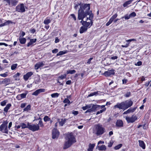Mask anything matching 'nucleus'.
<instances>
[{"mask_svg":"<svg viewBox=\"0 0 151 151\" xmlns=\"http://www.w3.org/2000/svg\"><path fill=\"white\" fill-rule=\"evenodd\" d=\"M138 142L139 144V146L142 147L143 149H145V146L144 142L143 141L140 140H139Z\"/></svg>","mask_w":151,"mask_h":151,"instance_id":"20","label":"nucleus"},{"mask_svg":"<svg viewBox=\"0 0 151 151\" xmlns=\"http://www.w3.org/2000/svg\"><path fill=\"white\" fill-rule=\"evenodd\" d=\"M66 139V141L65 142L64 144V146L63 147L64 149H66L68 148L73 143L76 142L75 138L71 133L67 134Z\"/></svg>","mask_w":151,"mask_h":151,"instance_id":"3","label":"nucleus"},{"mask_svg":"<svg viewBox=\"0 0 151 151\" xmlns=\"http://www.w3.org/2000/svg\"><path fill=\"white\" fill-rule=\"evenodd\" d=\"M71 81L70 80H68L66 82V84L67 85H70L71 83Z\"/></svg>","mask_w":151,"mask_h":151,"instance_id":"61","label":"nucleus"},{"mask_svg":"<svg viewBox=\"0 0 151 151\" xmlns=\"http://www.w3.org/2000/svg\"><path fill=\"white\" fill-rule=\"evenodd\" d=\"M31 109V106L30 105H28L24 109V111H28Z\"/></svg>","mask_w":151,"mask_h":151,"instance_id":"32","label":"nucleus"},{"mask_svg":"<svg viewBox=\"0 0 151 151\" xmlns=\"http://www.w3.org/2000/svg\"><path fill=\"white\" fill-rule=\"evenodd\" d=\"M45 90L43 88H40L36 90L35 92L32 93V95L35 96H37L39 93H41L44 92H45Z\"/></svg>","mask_w":151,"mask_h":151,"instance_id":"12","label":"nucleus"},{"mask_svg":"<svg viewBox=\"0 0 151 151\" xmlns=\"http://www.w3.org/2000/svg\"><path fill=\"white\" fill-rule=\"evenodd\" d=\"M80 7L78 11V19L81 20L82 24L86 28H89L93 24V15L90 10V5L89 4H79Z\"/></svg>","mask_w":151,"mask_h":151,"instance_id":"1","label":"nucleus"},{"mask_svg":"<svg viewBox=\"0 0 151 151\" xmlns=\"http://www.w3.org/2000/svg\"><path fill=\"white\" fill-rule=\"evenodd\" d=\"M58 52V50L57 49H55L52 50V52L53 53H56Z\"/></svg>","mask_w":151,"mask_h":151,"instance_id":"52","label":"nucleus"},{"mask_svg":"<svg viewBox=\"0 0 151 151\" xmlns=\"http://www.w3.org/2000/svg\"><path fill=\"white\" fill-rule=\"evenodd\" d=\"M63 102L64 103H67L68 104L70 103V101L68 99H65L63 101Z\"/></svg>","mask_w":151,"mask_h":151,"instance_id":"40","label":"nucleus"},{"mask_svg":"<svg viewBox=\"0 0 151 151\" xmlns=\"http://www.w3.org/2000/svg\"><path fill=\"white\" fill-rule=\"evenodd\" d=\"M96 148L99 150H105L106 149V147L104 145L101 146L97 145Z\"/></svg>","mask_w":151,"mask_h":151,"instance_id":"16","label":"nucleus"},{"mask_svg":"<svg viewBox=\"0 0 151 151\" xmlns=\"http://www.w3.org/2000/svg\"><path fill=\"white\" fill-rule=\"evenodd\" d=\"M93 59L92 58H90L89 59L88 61L87 62V64H89L91 63V60Z\"/></svg>","mask_w":151,"mask_h":151,"instance_id":"51","label":"nucleus"},{"mask_svg":"<svg viewBox=\"0 0 151 151\" xmlns=\"http://www.w3.org/2000/svg\"><path fill=\"white\" fill-rule=\"evenodd\" d=\"M145 124L143 125H139L138 126L137 128H139L140 127H142L144 129H146V127H145Z\"/></svg>","mask_w":151,"mask_h":151,"instance_id":"53","label":"nucleus"},{"mask_svg":"<svg viewBox=\"0 0 151 151\" xmlns=\"http://www.w3.org/2000/svg\"><path fill=\"white\" fill-rule=\"evenodd\" d=\"M106 108H104L102 110H101L100 111H98L96 113V115H98L100 113H101L105 111L106 110Z\"/></svg>","mask_w":151,"mask_h":151,"instance_id":"37","label":"nucleus"},{"mask_svg":"<svg viewBox=\"0 0 151 151\" xmlns=\"http://www.w3.org/2000/svg\"><path fill=\"white\" fill-rule=\"evenodd\" d=\"M118 57L116 56H113L111 57V58L112 60H115Z\"/></svg>","mask_w":151,"mask_h":151,"instance_id":"63","label":"nucleus"},{"mask_svg":"<svg viewBox=\"0 0 151 151\" xmlns=\"http://www.w3.org/2000/svg\"><path fill=\"white\" fill-rule=\"evenodd\" d=\"M99 105H93L92 107H91V109L92 110H93V111L94 112L96 110V109L99 107Z\"/></svg>","mask_w":151,"mask_h":151,"instance_id":"33","label":"nucleus"},{"mask_svg":"<svg viewBox=\"0 0 151 151\" xmlns=\"http://www.w3.org/2000/svg\"><path fill=\"white\" fill-rule=\"evenodd\" d=\"M123 84H125L127 83V79H123L122 80Z\"/></svg>","mask_w":151,"mask_h":151,"instance_id":"62","label":"nucleus"},{"mask_svg":"<svg viewBox=\"0 0 151 151\" xmlns=\"http://www.w3.org/2000/svg\"><path fill=\"white\" fill-rule=\"evenodd\" d=\"M27 93H25L22 94H20L22 99L26 98Z\"/></svg>","mask_w":151,"mask_h":151,"instance_id":"38","label":"nucleus"},{"mask_svg":"<svg viewBox=\"0 0 151 151\" xmlns=\"http://www.w3.org/2000/svg\"><path fill=\"white\" fill-rule=\"evenodd\" d=\"M18 1L17 0H10L7 3L10 7L15 6L18 3Z\"/></svg>","mask_w":151,"mask_h":151,"instance_id":"11","label":"nucleus"},{"mask_svg":"<svg viewBox=\"0 0 151 151\" xmlns=\"http://www.w3.org/2000/svg\"><path fill=\"white\" fill-rule=\"evenodd\" d=\"M33 74V73L32 72H29L27 73L23 76L24 79L26 81L28 78Z\"/></svg>","mask_w":151,"mask_h":151,"instance_id":"13","label":"nucleus"},{"mask_svg":"<svg viewBox=\"0 0 151 151\" xmlns=\"http://www.w3.org/2000/svg\"><path fill=\"white\" fill-rule=\"evenodd\" d=\"M10 81L9 79L5 78L4 80L2 81V83L8 85Z\"/></svg>","mask_w":151,"mask_h":151,"instance_id":"30","label":"nucleus"},{"mask_svg":"<svg viewBox=\"0 0 151 151\" xmlns=\"http://www.w3.org/2000/svg\"><path fill=\"white\" fill-rule=\"evenodd\" d=\"M44 63L43 62H41L37 63L35 65V69H38L40 68L43 67L44 65Z\"/></svg>","mask_w":151,"mask_h":151,"instance_id":"15","label":"nucleus"},{"mask_svg":"<svg viewBox=\"0 0 151 151\" xmlns=\"http://www.w3.org/2000/svg\"><path fill=\"white\" fill-rule=\"evenodd\" d=\"M137 118L135 116L133 115L131 117H126V119L128 123H132L137 119Z\"/></svg>","mask_w":151,"mask_h":151,"instance_id":"9","label":"nucleus"},{"mask_svg":"<svg viewBox=\"0 0 151 151\" xmlns=\"http://www.w3.org/2000/svg\"><path fill=\"white\" fill-rule=\"evenodd\" d=\"M51 22V20L49 19L48 17L46 18L44 21L43 23L46 25L48 24Z\"/></svg>","mask_w":151,"mask_h":151,"instance_id":"25","label":"nucleus"},{"mask_svg":"<svg viewBox=\"0 0 151 151\" xmlns=\"http://www.w3.org/2000/svg\"><path fill=\"white\" fill-rule=\"evenodd\" d=\"M113 21L111 18L109 20V21L106 24V26H107L109 25Z\"/></svg>","mask_w":151,"mask_h":151,"instance_id":"41","label":"nucleus"},{"mask_svg":"<svg viewBox=\"0 0 151 151\" xmlns=\"http://www.w3.org/2000/svg\"><path fill=\"white\" fill-rule=\"evenodd\" d=\"M19 40L21 44H24L26 41V39L25 38H19Z\"/></svg>","mask_w":151,"mask_h":151,"instance_id":"22","label":"nucleus"},{"mask_svg":"<svg viewBox=\"0 0 151 151\" xmlns=\"http://www.w3.org/2000/svg\"><path fill=\"white\" fill-rule=\"evenodd\" d=\"M106 131L105 129L99 124L95 125L93 128V132L97 136H100L104 134Z\"/></svg>","mask_w":151,"mask_h":151,"instance_id":"4","label":"nucleus"},{"mask_svg":"<svg viewBox=\"0 0 151 151\" xmlns=\"http://www.w3.org/2000/svg\"><path fill=\"white\" fill-rule=\"evenodd\" d=\"M123 126V123H116V125L114 127L117 128H119Z\"/></svg>","mask_w":151,"mask_h":151,"instance_id":"35","label":"nucleus"},{"mask_svg":"<svg viewBox=\"0 0 151 151\" xmlns=\"http://www.w3.org/2000/svg\"><path fill=\"white\" fill-rule=\"evenodd\" d=\"M78 111H73V112H72V113L73 114L75 115H77V114H78Z\"/></svg>","mask_w":151,"mask_h":151,"instance_id":"60","label":"nucleus"},{"mask_svg":"<svg viewBox=\"0 0 151 151\" xmlns=\"http://www.w3.org/2000/svg\"><path fill=\"white\" fill-rule=\"evenodd\" d=\"M30 31L31 33H33L35 32V30L34 29H33L31 30Z\"/></svg>","mask_w":151,"mask_h":151,"instance_id":"64","label":"nucleus"},{"mask_svg":"<svg viewBox=\"0 0 151 151\" xmlns=\"http://www.w3.org/2000/svg\"><path fill=\"white\" fill-rule=\"evenodd\" d=\"M93 112V110L91 109V108L89 109H88L85 112V113H86L87 112H90V113H92Z\"/></svg>","mask_w":151,"mask_h":151,"instance_id":"48","label":"nucleus"},{"mask_svg":"<svg viewBox=\"0 0 151 151\" xmlns=\"http://www.w3.org/2000/svg\"><path fill=\"white\" fill-rule=\"evenodd\" d=\"M8 72H6L5 73H2V74H0V76H1L3 77H6L7 76V74Z\"/></svg>","mask_w":151,"mask_h":151,"instance_id":"44","label":"nucleus"},{"mask_svg":"<svg viewBox=\"0 0 151 151\" xmlns=\"http://www.w3.org/2000/svg\"><path fill=\"white\" fill-rule=\"evenodd\" d=\"M124 18L125 19L127 20L128 19L130 18V16H129V15H125V16L124 17H122V18Z\"/></svg>","mask_w":151,"mask_h":151,"instance_id":"45","label":"nucleus"},{"mask_svg":"<svg viewBox=\"0 0 151 151\" xmlns=\"http://www.w3.org/2000/svg\"><path fill=\"white\" fill-rule=\"evenodd\" d=\"M104 143V141H100L98 143V145H99L100 144H103Z\"/></svg>","mask_w":151,"mask_h":151,"instance_id":"59","label":"nucleus"},{"mask_svg":"<svg viewBox=\"0 0 151 151\" xmlns=\"http://www.w3.org/2000/svg\"><path fill=\"white\" fill-rule=\"evenodd\" d=\"M59 95V94L58 93H55L52 94H51V96L52 98H56L58 97Z\"/></svg>","mask_w":151,"mask_h":151,"instance_id":"34","label":"nucleus"},{"mask_svg":"<svg viewBox=\"0 0 151 151\" xmlns=\"http://www.w3.org/2000/svg\"><path fill=\"white\" fill-rule=\"evenodd\" d=\"M114 70L112 69L105 72L104 74L106 76H109L114 75Z\"/></svg>","mask_w":151,"mask_h":151,"instance_id":"10","label":"nucleus"},{"mask_svg":"<svg viewBox=\"0 0 151 151\" xmlns=\"http://www.w3.org/2000/svg\"><path fill=\"white\" fill-rule=\"evenodd\" d=\"M12 105L10 104H7L6 106L4 109V111L6 112H7L9 108Z\"/></svg>","mask_w":151,"mask_h":151,"instance_id":"24","label":"nucleus"},{"mask_svg":"<svg viewBox=\"0 0 151 151\" xmlns=\"http://www.w3.org/2000/svg\"><path fill=\"white\" fill-rule=\"evenodd\" d=\"M29 128L33 131H37L39 129V125L38 124H29Z\"/></svg>","mask_w":151,"mask_h":151,"instance_id":"7","label":"nucleus"},{"mask_svg":"<svg viewBox=\"0 0 151 151\" xmlns=\"http://www.w3.org/2000/svg\"><path fill=\"white\" fill-rule=\"evenodd\" d=\"M22 128L24 129L25 128H29V123H21Z\"/></svg>","mask_w":151,"mask_h":151,"instance_id":"26","label":"nucleus"},{"mask_svg":"<svg viewBox=\"0 0 151 151\" xmlns=\"http://www.w3.org/2000/svg\"><path fill=\"white\" fill-rule=\"evenodd\" d=\"M133 1V0H130L125 2L123 5V6L124 7L127 6L128 5L130 4Z\"/></svg>","mask_w":151,"mask_h":151,"instance_id":"27","label":"nucleus"},{"mask_svg":"<svg viewBox=\"0 0 151 151\" xmlns=\"http://www.w3.org/2000/svg\"><path fill=\"white\" fill-rule=\"evenodd\" d=\"M25 33L23 32H22L21 35H20L19 38H22L25 35Z\"/></svg>","mask_w":151,"mask_h":151,"instance_id":"49","label":"nucleus"},{"mask_svg":"<svg viewBox=\"0 0 151 151\" xmlns=\"http://www.w3.org/2000/svg\"><path fill=\"white\" fill-rule=\"evenodd\" d=\"M7 103V100H5L1 102V106H5Z\"/></svg>","mask_w":151,"mask_h":151,"instance_id":"42","label":"nucleus"},{"mask_svg":"<svg viewBox=\"0 0 151 151\" xmlns=\"http://www.w3.org/2000/svg\"><path fill=\"white\" fill-rule=\"evenodd\" d=\"M4 23L0 24V27H3L4 26L7 25L9 24L10 23H12V22L10 20L6 21Z\"/></svg>","mask_w":151,"mask_h":151,"instance_id":"19","label":"nucleus"},{"mask_svg":"<svg viewBox=\"0 0 151 151\" xmlns=\"http://www.w3.org/2000/svg\"><path fill=\"white\" fill-rule=\"evenodd\" d=\"M70 16L74 19L75 21L76 20V17L75 15L74 14H71Z\"/></svg>","mask_w":151,"mask_h":151,"instance_id":"57","label":"nucleus"},{"mask_svg":"<svg viewBox=\"0 0 151 151\" xmlns=\"http://www.w3.org/2000/svg\"><path fill=\"white\" fill-rule=\"evenodd\" d=\"M129 16L130 17H134L136 16V14L135 12H133L129 14Z\"/></svg>","mask_w":151,"mask_h":151,"instance_id":"46","label":"nucleus"},{"mask_svg":"<svg viewBox=\"0 0 151 151\" xmlns=\"http://www.w3.org/2000/svg\"><path fill=\"white\" fill-rule=\"evenodd\" d=\"M68 52L67 51H60L56 55V56L58 57L60 55H61L65 54Z\"/></svg>","mask_w":151,"mask_h":151,"instance_id":"28","label":"nucleus"},{"mask_svg":"<svg viewBox=\"0 0 151 151\" xmlns=\"http://www.w3.org/2000/svg\"><path fill=\"white\" fill-rule=\"evenodd\" d=\"M122 144H119V145H117L115 146L114 147V149L116 150H118V149H119L120 148L122 147Z\"/></svg>","mask_w":151,"mask_h":151,"instance_id":"39","label":"nucleus"},{"mask_svg":"<svg viewBox=\"0 0 151 151\" xmlns=\"http://www.w3.org/2000/svg\"><path fill=\"white\" fill-rule=\"evenodd\" d=\"M44 120L45 122H52L51 119L47 116H45L44 118Z\"/></svg>","mask_w":151,"mask_h":151,"instance_id":"29","label":"nucleus"},{"mask_svg":"<svg viewBox=\"0 0 151 151\" xmlns=\"http://www.w3.org/2000/svg\"><path fill=\"white\" fill-rule=\"evenodd\" d=\"M52 134L53 139H57L59 135V132L57 129L54 128L52 131Z\"/></svg>","mask_w":151,"mask_h":151,"instance_id":"8","label":"nucleus"},{"mask_svg":"<svg viewBox=\"0 0 151 151\" xmlns=\"http://www.w3.org/2000/svg\"><path fill=\"white\" fill-rule=\"evenodd\" d=\"M142 64V62L141 61H139L137 63L135 64V65L137 66H140Z\"/></svg>","mask_w":151,"mask_h":151,"instance_id":"55","label":"nucleus"},{"mask_svg":"<svg viewBox=\"0 0 151 151\" xmlns=\"http://www.w3.org/2000/svg\"><path fill=\"white\" fill-rule=\"evenodd\" d=\"M17 66V63L13 64L11 67V69L12 70H15Z\"/></svg>","mask_w":151,"mask_h":151,"instance_id":"36","label":"nucleus"},{"mask_svg":"<svg viewBox=\"0 0 151 151\" xmlns=\"http://www.w3.org/2000/svg\"><path fill=\"white\" fill-rule=\"evenodd\" d=\"M133 103L132 100H128L120 103H117L114 108L115 109L117 108L119 109H122L124 110L132 106Z\"/></svg>","mask_w":151,"mask_h":151,"instance_id":"2","label":"nucleus"},{"mask_svg":"<svg viewBox=\"0 0 151 151\" xmlns=\"http://www.w3.org/2000/svg\"><path fill=\"white\" fill-rule=\"evenodd\" d=\"M60 41L59 39L57 37H56L55 40V43H57L59 42Z\"/></svg>","mask_w":151,"mask_h":151,"instance_id":"58","label":"nucleus"},{"mask_svg":"<svg viewBox=\"0 0 151 151\" xmlns=\"http://www.w3.org/2000/svg\"><path fill=\"white\" fill-rule=\"evenodd\" d=\"M136 107L130 108L128 109L127 111H124L123 113L124 114H126L134 112L136 109Z\"/></svg>","mask_w":151,"mask_h":151,"instance_id":"14","label":"nucleus"},{"mask_svg":"<svg viewBox=\"0 0 151 151\" xmlns=\"http://www.w3.org/2000/svg\"><path fill=\"white\" fill-rule=\"evenodd\" d=\"M37 40L36 39H32L30 40V42L27 44V46L29 47L30 45H32Z\"/></svg>","mask_w":151,"mask_h":151,"instance_id":"18","label":"nucleus"},{"mask_svg":"<svg viewBox=\"0 0 151 151\" xmlns=\"http://www.w3.org/2000/svg\"><path fill=\"white\" fill-rule=\"evenodd\" d=\"M87 29V28H86L85 27L83 26L81 27L80 29V33H83L84 32L86 31Z\"/></svg>","mask_w":151,"mask_h":151,"instance_id":"23","label":"nucleus"},{"mask_svg":"<svg viewBox=\"0 0 151 151\" xmlns=\"http://www.w3.org/2000/svg\"><path fill=\"white\" fill-rule=\"evenodd\" d=\"M131 95V93L130 92H127L124 95V96L126 97H128L130 96Z\"/></svg>","mask_w":151,"mask_h":151,"instance_id":"47","label":"nucleus"},{"mask_svg":"<svg viewBox=\"0 0 151 151\" xmlns=\"http://www.w3.org/2000/svg\"><path fill=\"white\" fill-rule=\"evenodd\" d=\"M16 98L18 100H20L22 99L21 96H20V94H18V95H17V96L16 97Z\"/></svg>","mask_w":151,"mask_h":151,"instance_id":"54","label":"nucleus"},{"mask_svg":"<svg viewBox=\"0 0 151 151\" xmlns=\"http://www.w3.org/2000/svg\"><path fill=\"white\" fill-rule=\"evenodd\" d=\"M76 72V71L74 70H68L67 71V74H72L75 73Z\"/></svg>","mask_w":151,"mask_h":151,"instance_id":"31","label":"nucleus"},{"mask_svg":"<svg viewBox=\"0 0 151 151\" xmlns=\"http://www.w3.org/2000/svg\"><path fill=\"white\" fill-rule=\"evenodd\" d=\"M95 146V144H90L89 145L88 148V151H93V148Z\"/></svg>","mask_w":151,"mask_h":151,"instance_id":"21","label":"nucleus"},{"mask_svg":"<svg viewBox=\"0 0 151 151\" xmlns=\"http://www.w3.org/2000/svg\"><path fill=\"white\" fill-rule=\"evenodd\" d=\"M8 123H3L0 127V131H1L3 133H7L8 132Z\"/></svg>","mask_w":151,"mask_h":151,"instance_id":"6","label":"nucleus"},{"mask_svg":"<svg viewBox=\"0 0 151 151\" xmlns=\"http://www.w3.org/2000/svg\"><path fill=\"white\" fill-rule=\"evenodd\" d=\"M16 11L18 12L23 13L25 11L24 5L21 4L17 5L16 7Z\"/></svg>","mask_w":151,"mask_h":151,"instance_id":"5","label":"nucleus"},{"mask_svg":"<svg viewBox=\"0 0 151 151\" xmlns=\"http://www.w3.org/2000/svg\"><path fill=\"white\" fill-rule=\"evenodd\" d=\"M101 92L99 91L94 92L92 93H90L88 96V97L92 96H96L98 95H100Z\"/></svg>","mask_w":151,"mask_h":151,"instance_id":"17","label":"nucleus"},{"mask_svg":"<svg viewBox=\"0 0 151 151\" xmlns=\"http://www.w3.org/2000/svg\"><path fill=\"white\" fill-rule=\"evenodd\" d=\"M66 76V74H65L63 75H61V76H59V78L61 79H63L64 78H65Z\"/></svg>","mask_w":151,"mask_h":151,"instance_id":"50","label":"nucleus"},{"mask_svg":"<svg viewBox=\"0 0 151 151\" xmlns=\"http://www.w3.org/2000/svg\"><path fill=\"white\" fill-rule=\"evenodd\" d=\"M26 104L25 103H22L21 104L20 107L22 108H24Z\"/></svg>","mask_w":151,"mask_h":151,"instance_id":"56","label":"nucleus"},{"mask_svg":"<svg viewBox=\"0 0 151 151\" xmlns=\"http://www.w3.org/2000/svg\"><path fill=\"white\" fill-rule=\"evenodd\" d=\"M117 14H115L113 15L110 18L113 21L117 17Z\"/></svg>","mask_w":151,"mask_h":151,"instance_id":"43","label":"nucleus"}]
</instances>
